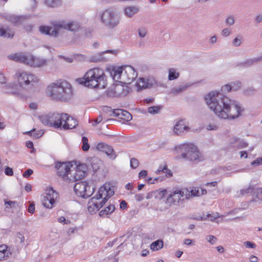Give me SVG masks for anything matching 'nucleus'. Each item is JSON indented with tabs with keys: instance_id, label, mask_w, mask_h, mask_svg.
I'll use <instances>...</instances> for the list:
<instances>
[{
	"instance_id": "bb28decb",
	"label": "nucleus",
	"mask_w": 262,
	"mask_h": 262,
	"mask_svg": "<svg viewBox=\"0 0 262 262\" xmlns=\"http://www.w3.org/2000/svg\"><path fill=\"white\" fill-rule=\"evenodd\" d=\"M232 143L234 144V147L238 149L245 148L248 145V144L246 141L239 138L234 139V141Z\"/></svg>"
},
{
	"instance_id": "3c124183",
	"label": "nucleus",
	"mask_w": 262,
	"mask_h": 262,
	"mask_svg": "<svg viewBox=\"0 0 262 262\" xmlns=\"http://www.w3.org/2000/svg\"><path fill=\"white\" fill-rule=\"evenodd\" d=\"M230 85L232 86V89L236 90L241 87V82L239 81L231 82Z\"/></svg>"
},
{
	"instance_id": "37998d69",
	"label": "nucleus",
	"mask_w": 262,
	"mask_h": 262,
	"mask_svg": "<svg viewBox=\"0 0 262 262\" xmlns=\"http://www.w3.org/2000/svg\"><path fill=\"white\" fill-rule=\"evenodd\" d=\"M161 106H150L147 109V112L148 113L151 114H158L160 110L161 109Z\"/></svg>"
},
{
	"instance_id": "8fccbe9b",
	"label": "nucleus",
	"mask_w": 262,
	"mask_h": 262,
	"mask_svg": "<svg viewBox=\"0 0 262 262\" xmlns=\"http://www.w3.org/2000/svg\"><path fill=\"white\" fill-rule=\"evenodd\" d=\"M130 165L132 168L135 169L138 166L139 162L137 159L133 158L130 160Z\"/></svg>"
},
{
	"instance_id": "412c9836",
	"label": "nucleus",
	"mask_w": 262,
	"mask_h": 262,
	"mask_svg": "<svg viewBox=\"0 0 262 262\" xmlns=\"http://www.w3.org/2000/svg\"><path fill=\"white\" fill-rule=\"evenodd\" d=\"M114 113L116 117L127 121H130L132 119V115L128 112L122 109H115Z\"/></svg>"
},
{
	"instance_id": "a18cd8bd",
	"label": "nucleus",
	"mask_w": 262,
	"mask_h": 262,
	"mask_svg": "<svg viewBox=\"0 0 262 262\" xmlns=\"http://www.w3.org/2000/svg\"><path fill=\"white\" fill-rule=\"evenodd\" d=\"M115 111V110H112L111 107L108 106H105L103 108V111L110 116L116 117L115 113H114Z\"/></svg>"
},
{
	"instance_id": "7ed1b4c3",
	"label": "nucleus",
	"mask_w": 262,
	"mask_h": 262,
	"mask_svg": "<svg viewBox=\"0 0 262 262\" xmlns=\"http://www.w3.org/2000/svg\"><path fill=\"white\" fill-rule=\"evenodd\" d=\"M47 91L50 96L54 100L67 101L72 96L71 84L66 81H57L48 86Z\"/></svg>"
},
{
	"instance_id": "9b49d317",
	"label": "nucleus",
	"mask_w": 262,
	"mask_h": 262,
	"mask_svg": "<svg viewBox=\"0 0 262 262\" xmlns=\"http://www.w3.org/2000/svg\"><path fill=\"white\" fill-rule=\"evenodd\" d=\"M18 81L21 85L33 86L38 81V78L34 74L21 72L19 74Z\"/></svg>"
},
{
	"instance_id": "ddd939ff",
	"label": "nucleus",
	"mask_w": 262,
	"mask_h": 262,
	"mask_svg": "<svg viewBox=\"0 0 262 262\" xmlns=\"http://www.w3.org/2000/svg\"><path fill=\"white\" fill-rule=\"evenodd\" d=\"M137 73L132 66H125L122 75V80L124 83H130L136 78Z\"/></svg>"
},
{
	"instance_id": "4d7b16f0",
	"label": "nucleus",
	"mask_w": 262,
	"mask_h": 262,
	"mask_svg": "<svg viewBox=\"0 0 262 262\" xmlns=\"http://www.w3.org/2000/svg\"><path fill=\"white\" fill-rule=\"evenodd\" d=\"M160 171H162L163 172L167 173L168 174L170 175V176H172V173H171V171L167 168V167L166 165H165L162 170L158 169L157 171L158 173H159Z\"/></svg>"
},
{
	"instance_id": "393cba45",
	"label": "nucleus",
	"mask_w": 262,
	"mask_h": 262,
	"mask_svg": "<svg viewBox=\"0 0 262 262\" xmlns=\"http://www.w3.org/2000/svg\"><path fill=\"white\" fill-rule=\"evenodd\" d=\"M181 200V198L178 194L177 190L172 191L167 197L166 200V203L170 206L175 203H178Z\"/></svg>"
},
{
	"instance_id": "6e6d98bb",
	"label": "nucleus",
	"mask_w": 262,
	"mask_h": 262,
	"mask_svg": "<svg viewBox=\"0 0 262 262\" xmlns=\"http://www.w3.org/2000/svg\"><path fill=\"white\" fill-rule=\"evenodd\" d=\"M7 78L4 75V74L0 72V83L5 84L7 83Z\"/></svg>"
},
{
	"instance_id": "79ce46f5",
	"label": "nucleus",
	"mask_w": 262,
	"mask_h": 262,
	"mask_svg": "<svg viewBox=\"0 0 262 262\" xmlns=\"http://www.w3.org/2000/svg\"><path fill=\"white\" fill-rule=\"evenodd\" d=\"M6 18L8 20L14 23L15 25L19 24L21 23V21H20L21 18H20V17H19V16L10 15L8 16Z\"/></svg>"
},
{
	"instance_id": "052dcab7",
	"label": "nucleus",
	"mask_w": 262,
	"mask_h": 262,
	"mask_svg": "<svg viewBox=\"0 0 262 262\" xmlns=\"http://www.w3.org/2000/svg\"><path fill=\"white\" fill-rule=\"evenodd\" d=\"M5 173L6 175L9 176H13V171L12 168H11L8 166H7L5 169Z\"/></svg>"
},
{
	"instance_id": "4be33fe9",
	"label": "nucleus",
	"mask_w": 262,
	"mask_h": 262,
	"mask_svg": "<svg viewBox=\"0 0 262 262\" xmlns=\"http://www.w3.org/2000/svg\"><path fill=\"white\" fill-rule=\"evenodd\" d=\"M189 127L184 125L183 122L181 120L178 121L174 125L173 131L175 135H180L184 132V130L188 131Z\"/></svg>"
},
{
	"instance_id": "49530a36",
	"label": "nucleus",
	"mask_w": 262,
	"mask_h": 262,
	"mask_svg": "<svg viewBox=\"0 0 262 262\" xmlns=\"http://www.w3.org/2000/svg\"><path fill=\"white\" fill-rule=\"evenodd\" d=\"M189 199L192 197L199 196L201 195L199 189H192L191 191H189Z\"/></svg>"
},
{
	"instance_id": "9d476101",
	"label": "nucleus",
	"mask_w": 262,
	"mask_h": 262,
	"mask_svg": "<svg viewBox=\"0 0 262 262\" xmlns=\"http://www.w3.org/2000/svg\"><path fill=\"white\" fill-rule=\"evenodd\" d=\"M71 166L70 163L56 162L55 167L59 176L61 177L65 181L71 182L73 181V177L69 176V174H71L70 169Z\"/></svg>"
},
{
	"instance_id": "a211bd4d",
	"label": "nucleus",
	"mask_w": 262,
	"mask_h": 262,
	"mask_svg": "<svg viewBox=\"0 0 262 262\" xmlns=\"http://www.w3.org/2000/svg\"><path fill=\"white\" fill-rule=\"evenodd\" d=\"M249 193H252L253 195L255 196V198L253 199L252 201L256 202L257 200L256 199L260 200L259 195L262 193V187L255 188L253 186H250L245 190H242V193L243 194H247Z\"/></svg>"
},
{
	"instance_id": "c756f323",
	"label": "nucleus",
	"mask_w": 262,
	"mask_h": 262,
	"mask_svg": "<svg viewBox=\"0 0 262 262\" xmlns=\"http://www.w3.org/2000/svg\"><path fill=\"white\" fill-rule=\"evenodd\" d=\"M44 196L56 200L58 197V193L52 188H50L46 190Z\"/></svg>"
},
{
	"instance_id": "f03ea898",
	"label": "nucleus",
	"mask_w": 262,
	"mask_h": 262,
	"mask_svg": "<svg viewBox=\"0 0 262 262\" xmlns=\"http://www.w3.org/2000/svg\"><path fill=\"white\" fill-rule=\"evenodd\" d=\"M80 84L92 88L104 89L106 78L103 70L93 68L86 72L82 78L78 79Z\"/></svg>"
},
{
	"instance_id": "603ef678",
	"label": "nucleus",
	"mask_w": 262,
	"mask_h": 262,
	"mask_svg": "<svg viewBox=\"0 0 262 262\" xmlns=\"http://www.w3.org/2000/svg\"><path fill=\"white\" fill-rule=\"evenodd\" d=\"M206 239L211 244L213 245V244H215V243L216 242V241L217 240V238L215 236L212 235H208L206 237Z\"/></svg>"
},
{
	"instance_id": "a878e982",
	"label": "nucleus",
	"mask_w": 262,
	"mask_h": 262,
	"mask_svg": "<svg viewBox=\"0 0 262 262\" xmlns=\"http://www.w3.org/2000/svg\"><path fill=\"white\" fill-rule=\"evenodd\" d=\"M124 11L126 16L131 17L138 12V9L135 6H128L126 7Z\"/></svg>"
},
{
	"instance_id": "e2e57ef3",
	"label": "nucleus",
	"mask_w": 262,
	"mask_h": 262,
	"mask_svg": "<svg viewBox=\"0 0 262 262\" xmlns=\"http://www.w3.org/2000/svg\"><path fill=\"white\" fill-rule=\"evenodd\" d=\"M144 198V195L143 194H142V193L136 194L135 195V200L138 202L142 201V200H143Z\"/></svg>"
},
{
	"instance_id": "de8ad7c7",
	"label": "nucleus",
	"mask_w": 262,
	"mask_h": 262,
	"mask_svg": "<svg viewBox=\"0 0 262 262\" xmlns=\"http://www.w3.org/2000/svg\"><path fill=\"white\" fill-rule=\"evenodd\" d=\"M17 204V203L16 201L5 200V205H6V208H14L15 207V205Z\"/></svg>"
},
{
	"instance_id": "72a5a7b5",
	"label": "nucleus",
	"mask_w": 262,
	"mask_h": 262,
	"mask_svg": "<svg viewBox=\"0 0 262 262\" xmlns=\"http://www.w3.org/2000/svg\"><path fill=\"white\" fill-rule=\"evenodd\" d=\"M46 60L43 58L41 59L33 56V61L32 67H39L45 64Z\"/></svg>"
},
{
	"instance_id": "7c9ffc66",
	"label": "nucleus",
	"mask_w": 262,
	"mask_h": 262,
	"mask_svg": "<svg viewBox=\"0 0 262 262\" xmlns=\"http://www.w3.org/2000/svg\"><path fill=\"white\" fill-rule=\"evenodd\" d=\"M163 246V242L162 240H157L154 241L150 245V249L153 251H157L161 249Z\"/></svg>"
},
{
	"instance_id": "dca6fc26",
	"label": "nucleus",
	"mask_w": 262,
	"mask_h": 262,
	"mask_svg": "<svg viewBox=\"0 0 262 262\" xmlns=\"http://www.w3.org/2000/svg\"><path fill=\"white\" fill-rule=\"evenodd\" d=\"M75 173L73 174V181H77L82 179L84 177L87 170L86 165L84 164H81L77 166Z\"/></svg>"
},
{
	"instance_id": "cd10ccee",
	"label": "nucleus",
	"mask_w": 262,
	"mask_h": 262,
	"mask_svg": "<svg viewBox=\"0 0 262 262\" xmlns=\"http://www.w3.org/2000/svg\"><path fill=\"white\" fill-rule=\"evenodd\" d=\"M42 203L45 207L48 209H52L55 204V200L43 196Z\"/></svg>"
},
{
	"instance_id": "473e14b6",
	"label": "nucleus",
	"mask_w": 262,
	"mask_h": 262,
	"mask_svg": "<svg viewBox=\"0 0 262 262\" xmlns=\"http://www.w3.org/2000/svg\"><path fill=\"white\" fill-rule=\"evenodd\" d=\"M181 200L189 199V190L187 189H177Z\"/></svg>"
},
{
	"instance_id": "1a4fd4ad",
	"label": "nucleus",
	"mask_w": 262,
	"mask_h": 262,
	"mask_svg": "<svg viewBox=\"0 0 262 262\" xmlns=\"http://www.w3.org/2000/svg\"><path fill=\"white\" fill-rule=\"evenodd\" d=\"M74 190L78 196L86 199L92 195L94 188L87 181H80L75 184Z\"/></svg>"
},
{
	"instance_id": "69168bd1",
	"label": "nucleus",
	"mask_w": 262,
	"mask_h": 262,
	"mask_svg": "<svg viewBox=\"0 0 262 262\" xmlns=\"http://www.w3.org/2000/svg\"><path fill=\"white\" fill-rule=\"evenodd\" d=\"M232 43L235 47H239L241 44V41L237 37H236L233 39Z\"/></svg>"
},
{
	"instance_id": "680f3d73",
	"label": "nucleus",
	"mask_w": 262,
	"mask_h": 262,
	"mask_svg": "<svg viewBox=\"0 0 262 262\" xmlns=\"http://www.w3.org/2000/svg\"><path fill=\"white\" fill-rule=\"evenodd\" d=\"M108 199L104 196V198L103 199V200L100 202L99 203L97 202V206L99 207V209H100L101 207H102L104 204L106 203V202L107 201Z\"/></svg>"
},
{
	"instance_id": "39448f33",
	"label": "nucleus",
	"mask_w": 262,
	"mask_h": 262,
	"mask_svg": "<svg viewBox=\"0 0 262 262\" xmlns=\"http://www.w3.org/2000/svg\"><path fill=\"white\" fill-rule=\"evenodd\" d=\"M54 28L51 27L41 26L39 27L40 32L46 35L52 36H57L60 29H66L71 31H75L78 29V26L74 22L67 23L64 21L54 22L53 24Z\"/></svg>"
},
{
	"instance_id": "bf43d9fd",
	"label": "nucleus",
	"mask_w": 262,
	"mask_h": 262,
	"mask_svg": "<svg viewBox=\"0 0 262 262\" xmlns=\"http://www.w3.org/2000/svg\"><path fill=\"white\" fill-rule=\"evenodd\" d=\"M33 173V171L31 169H28L26 170L23 176L24 178H29L32 173Z\"/></svg>"
},
{
	"instance_id": "58836bf2",
	"label": "nucleus",
	"mask_w": 262,
	"mask_h": 262,
	"mask_svg": "<svg viewBox=\"0 0 262 262\" xmlns=\"http://www.w3.org/2000/svg\"><path fill=\"white\" fill-rule=\"evenodd\" d=\"M45 4L50 7H56L61 4V0H45Z\"/></svg>"
},
{
	"instance_id": "2eb2a0df",
	"label": "nucleus",
	"mask_w": 262,
	"mask_h": 262,
	"mask_svg": "<svg viewBox=\"0 0 262 262\" xmlns=\"http://www.w3.org/2000/svg\"><path fill=\"white\" fill-rule=\"evenodd\" d=\"M96 148L98 150L106 154V155L112 159L114 160L117 157L113 147L108 144L102 142L99 143L97 144Z\"/></svg>"
},
{
	"instance_id": "aec40b11",
	"label": "nucleus",
	"mask_w": 262,
	"mask_h": 262,
	"mask_svg": "<svg viewBox=\"0 0 262 262\" xmlns=\"http://www.w3.org/2000/svg\"><path fill=\"white\" fill-rule=\"evenodd\" d=\"M99 199V198H98V196L96 195L95 196L93 197L89 201L88 204V210L91 214L95 213L97 211L99 210V207L97 206V200Z\"/></svg>"
},
{
	"instance_id": "b1692460",
	"label": "nucleus",
	"mask_w": 262,
	"mask_h": 262,
	"mask_svg": "<svg viewBox=\"0 0 262 262\" xmlns=\"http://www.w3.org/2000/svg\"><path fill=\"white\" fill-rule=\"evenodd\" d=\"M118 52V50H107L98 54L97 55L92 56L91 58V61L94 62H97L103 60V55L105 53H112L116 55Z\"/></svg>"
},
{
	"instance_id": "0e129e2a",
	"label": "nucleus",
	"mask_w": 262,
	"mask_h": 262,
	"mask_svg": "<svg viewBox=\"0 0 262 262\" xmlns=\"http://www.w3.org/2000/svg\"><path fill=\"white\" fill-rule=\"evenodd\" d=\"M16 238L20 240V243H23L25 242V238L24 235L21 232L17 233Z\"/></svg>"
},
{
	"instance_id": "c9c22d12",
	"label": "nucleus",
	"mask_w": 262,
	"mask_h": 262,
	"mask_svg": "<svg viewBox=\"0 0 262 262\" xmlns=\"http://www.w3.org/2000/svg\"><path fill=\"white\" fill-rule=\"evenodd\" d=\"M219 217V214L217 212L213 213L212 214L208 213L206 216H202L200 219H197L198 220H205L207 218L211 221H214L215 220Z\"/></svg>"
},
{
	"instance_id": "c03bdc74",
	"label": "nucleus",
	"mask_w": 262,
	"mask_h": 262,
	"mask_svg": "<svg viewBox=\"0 0 262 262\" xmlns=\"http://www.w3.org/2000/svg\"><path fill=\"white\" fill-rule=\"evenodd\" d=\"M0 36L7 38H12L13 36V34L10 32L7 33L5 29L3 28H0Z\"/></svg>"
},
{
	"instance_id": "f704fd0d",
	"label": "nucleus",
	"mask_w": 262,
	"mask_h": 262,
	"mask_svg": "<svg viewBox=\"0 0 262 262\" xmlns=\"http://www.w3.org/2000/svg\"><path fill=\"white\" fill-rule=\"evenodd\" d=\"M187 88V85L179 86L177 88H173L170 90L169 93L175 96L184 91Z\"/></svg>"
},
{
	"instance_id": "f3484780",
	"label": "nucleus",
	"mask_w": 262,
	"mask_h": 262,
	"mask_svg": "<svg viewBox=\"0 0 262 262\" xmlns=\"http://www.w3.org/2000/svg\"><path fill=\"white\" fill-rule=\"evenodd\" d=\"M67 119L63 120L61 127L64 130L76 128L78 126V121L76 119L70 117L67 114Z\"/></svg>"
},
{
	"instance_id": "13d9d810",
	"label": "nucleus",
	"mask_w": 262,
	"mask_h": 262,
	"mask_svg": "<svg viewBox=\"0 0 262 262\" xmlns=\"http://www.w3.org/2000/svg\"><path fill=\"white\" fill-rule=\"evenodd\" d=\"M232 90V86L230 84H226L222 87L221 91L224 92H229Z\"/></svg>"
},
{
	"instance_id": "5fc2aeb1",
	"label": "nucleus",
	"mask_w": 262,
	"mask_h": 262,
	"mask_svg": "<svg viewBox=\"0 0 262 262\" xmlns=\"http://www.w3.org/2000/svg\"><path fill=\"white\" fill-rule=\"evenodd\" d=\"M234 22V18L232 16H229L226 20V24L229 26L233 25Z\"/></svg>"
},
{
	"instance_id": "423d86ee",
	"label": "nucleus",
	"mask_w": 262,
	"mask_h": 262,
	"mask_svg": "<svg viewBox=\"0 0 262 262\" xmlns=\"http://www.w3.org/2000/svg\"><path fill=\"white\" fill-rule=\"evenodd\" d=\"M67 116L66 113L53 112L40 115L38 118L45 125L58 129L61 128L63 120L67 119Z\"/></svg>"
},
{
	"instance_id": "ea45409f",
	"label": "nucleus",
	"mask_w": 262,
	"mask_h": 262,
	"mask_svg": "<svg viewBox=\"0 0 262 262\" xmlns=\"http://www.w3.org/2000/svg\"><path fill=\"white\" fill-rule=\"evenodd\" d=\"M7 248V246L4 245L0 246V260H3L8 256V255H6Z\"/></svg>"
},
{
	"instance_id": "c85d7f7f",
	"label": "nucleus",
	"mask_w": 262,
	"mask_h": 262,
	"mask_svg": "<svg viewBox=\"0 0 262 262\" xmlns=\"http://www.w3.org/2000/svg\"><path fill=\"white\" fill-rule=\"evenodd\" d=\"M115 207L114 205H110L104 209L101 210L99 212V215L104 217L105 215L111 214L115 210Z\"/></svg>"
},
{
	"instance_id": "5701e85b",
	"label": "nucleus",
	"mask_w": 262,
	"mask_h": 262,
	"mask_svg": "<svg viewBox=\"0 0 262 262\" xmlns=\"http://www.w3.org/2000/svg\"><path fill=\"white\" fill-rule=\"evenodd\" d=\"M124 68L123 67H117L114 68L111 73V76L113 79L116 81V83L119 82H123L122 81H119L120 79L122 80V75L123 74Z\"/></svg>"
},
{
	"instance_id": "e433bc0d",
	"label": "nucleus",
	"mask_w": 262,
	"mask_h": 262,
	"mask_svg": "<svg viewBox=\"0 0 262 262\" xmlns=\"http://www.w3.org/2000/svg\"><path fill=\"white\" fill-rule=\"evenodd\" d=\"M168 79L172 80L177 79L179 77V73L177 72L176 70L173 68L169 69L168 70Z\"/></svg>"
},
{
	"instance_id": "6e6552de",
	"label": "nucleus",
	"mask_w": 262,
	"mask_h": 262,
	"mask_svg": "<svg viewBox=\"0 0 262 262\" xmlns=\"http://www.w3.org/2000/svg\"><path fill=\"white\" fill-rule=\"evenodd\" d=\"M123 82H119L114 84L108 89L107 96L109 97H125L130 90L129 86Z\"/></svg>"
},
{
	"instance_id": "2f4dec72",
	"label": "nucleus",
	"mask_w": 262,
	"mask_h": 262,
	"mask_svg": "<svg viewBox=\"0 0 262 262\" xmlns=\"http://www.w3.org/2000/svg\"><path fill=\"white\" fill-rule=\"evenodd\" d=\"M166 193L167 191L165 189H163L162 190H156L155 191H154V198L158 200H161L165 196Z\"/></svg>"
},
{
	"instance_id": "774afa93",
	"label": "nucleus",
	"mask_w": 262,
	"mask_h": 262,
	"mask_svg": "<svg viewBox=\"0 0 262 262\" xmlns=\"http://www.w3.org/2000/svg\"><path fill=\"white\" fill-rule=\"evenodd\" d=\"M29 213L33 214L35 211V205L33 203L31 204L28 209Z\"/></svg>"
},
{
	"instance_id": "4468645a",
	"label": "nucleus",
	"mask_w": 262,
	"mask_h": 262,
	"mask_svg": "<svg viewBox=\"0 0 262 262\" xmlns=\"http://www.w3.org/2000/svg\"><path fill=\"white\" fill-rule=\"evenodd\" d=\"M156 82L154 78L149 77L148 78H140L137 83L136 86L138 91H141L143 89H149L155 85Z\"/></svg>"
},
{
	"instance_id": "f8f14e48",
	"label": "nucleus",
	"mask_w": 262,
	"mask_h": 262,
	"mask_svg": "<svg viewBox=\"0 0 262 262\" xmlns=\"http://www.w3.org/2000/svg\"><path fill=\"white\" fill-rule=\"evenodd\" d=\"M33 55L30 53H16L8 56L10 59L24 63L32 67Z\"/></svg>"
},
{
	"instance_id": "6ab92c4d",
	"label": "nucleus",
	"mask_w": 262,
	"mask_h": 262,
	"mask_svg": "<svg viewBox=\"0 0 262 262\" xmlns=\"http://www.w3.org/2000/svg\"><path fill=\"white\" fill-rule=\"evenodd\" d=\"M114 194V191L109 187L102 186L99 188L98 193L96 194L98 198H102L103 195H105L108 199Z\"/></svg>"
},
{
	"instance_id": "4c0bfd02",
	"label": "nucleus",
	"mask_w": 262,
	"mask_h": 262,
	"mask_svg": "<svg viewBox=\"0 0 262 262\" xmlns=\"http://www.w3.org/2000/svg\"><path fill=\"white\" fill-rule=\"evenodd\" d=\"M261 61L259 56L253 58H250L247 59L245 62H244L243 64V66L245 67H248L252 65H253L254 63L258 62Z\"/></svg>"
},
{
	"instance_id": "20e7f679",
	"label": "nucleus",
	"mask_w": 262,
	"mask_h": 262,
	"mask_svg": "<svg viewBox=\"0 0 262 262\" xmlns=\"http://www.w3.org/2000/svg\"><path fill=\"white\" fill-rule=\"evenodd\" d=\"M176 150L178 152L181 153L180 156L177 158L185 159L188 161L196 164L202 161L204 158L199 151L196 146L192 144H182L176 146Z\"/></svg>"
},
{
	"instance_id": "864d4df0",
	"label": "nucleus",
	"mask_w": 262,
	"mask_h": 262,
	"mask_svg": "<svg viewBox=\"0 0 262 262\" xmlns=\"http://www.w3.org/2000/svg\"><path fill=\"white\" fill-rule=\"evenodd\" d=\"M253 166H257L262 164V157L258 158L251 163Z\"/></svg>"
},
{
	"instance_id": "a19ab883",
	"label": "nucleus",
	"mask_w": 262,
	"mask_h": 262,
	"mask_svg": "<svg viewBox=\"0 0 262 262\" xmlns=\"http://www.w3.org/2000/svg\"><path fill=\"white\" fill-rule=\"evenodd\" d=\"M88 139L86 137H82L81 142H82V146L81 148L84 151H88L90 149V145L88 143Z\"/></svg>"
},
{
	"instance_id": "f257e3e1",
	"label": "nucleus",
	"mask_w": 262,
	"mask_h": 262,
	"mask_svg": "<svg viewBox=\"0 0 262 262\" xmlns=\"http://www.w3.org/2000/svg\"><path fill=\"white\" fill-rule=\"evenodd\" d=\"M205 98L209 108L221 119H235L241 116L244 110L237 102L217 92L208 93Z\"/></svg>"
},
{
	"instance_id": "0eeeda50",
	"label": "nucleus",
	"mask_w": 262,
	"mask_h": 262,
	"mask_svg": "<svg viewBox=\"0 0 262 262\" xmlns=\"http://www.w3.org/2000/svg\"><path fill=\"white\" fill-rule=\"evenodd\" d=\"M102 24L108 29L116 28L120 21V16L118 13L112 9H106L98 14Z\"/></svg>"
},
{
	"instance_id": "338daca9",
	"label": "nucleus",
	"mask_w": 262,
	"mask_h": 262,
	"mask_svg": "<svg viewBox=\"0 0 262 262\" xmlns=\"http://www.w3.org/2000/svg\"><path fill=\"white\" fill-rule=\"evenodd\" d=\"M103 120V117L102 115H99L96 119L94 120V124H93V125H96L97 124L100 123Z\"/></svg>"
},
{
	"instance_id": "09e8293b",
	"label": "nucleus",
	"mask_w": 262,
	"mask_h": 262,
	"mask_svg": "<svg viewBox=\"0 0 262 262\" xmlns=\"http://www.w3.org/2000/svg\"><path fill=\"white\" fill-rule=\"evenodd\" d=\"M138 34L141 38H144L145 37L147 33V30L145 28H140L138 29Z\"/></svg>"
}]
</instances>
